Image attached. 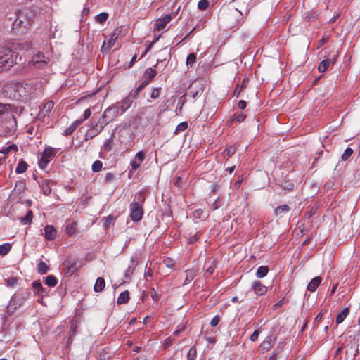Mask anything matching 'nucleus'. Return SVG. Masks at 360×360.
I'll use <instances>...</instances> for the list:
<instances>
[{"label": "nucleus", "instance_id": "nucleus-1", "mask_svg": "<svg viewBox=\"0 0 360 360\" xmlns=\"http://www.w3.org/2000/svg\"><path fill=\"white\" fill-rule=\"evenodd\" d=\"M146 200V196L142 191L135 195L134 200L130 205V218L134 221H139L143 215V205Z\"/></svg>", "mask_w": 360, "mask_h": 360}, {"label": "nucleus", "instance_id": "nucleus-2", "mask_svg": "<svg viewBox=\"0 0 360 360\" xmlns=\"http://www.w3.org/2000/svg\"><path fill=\"white\" fill-rule=\"evenodd\" d=\"M18 53L11 49L2 47L0 49V72L6 71L16 64Z\"/></svg>", "mask_w": 360, "mask_h": 360}, {"label": "nucleus", "instance_id": "nucleus-3", "mask_svg": "<svg viewBox=\"0 0 360 360\" xmlns=\"http://www.w3.org/2000/svg\"><path fill=\"white\" fill-rule=\"evenodd\" d=\"M64 266L63 271L65 276L69 277L75 274L79 269L81 267L80 265L77 264L76 259H67L63 263Z\"/></svg>", "mask_w": 360, "mask_h": 360}, {"label": "nucleus", "instance_id": "nucleus-4", "mask_svg": "<svg viewBox=\"0 0 360 360\" xmlns=\"http://www.w3.org/2000/svg\"><path fill=\"white\" fill-rule=\"evenodd\" d=\"M30 25V19L27 18L26 15L22 11H19L16 13V18L13 23V30L21 27L27 28Z\"/></svg>", "mask_w": 360, "mask_h": 360}, {"label": "nucleus", "instance_id": "nucleus-5", "mask_svg": "<svg viewBox=\"0 0 360 360\" xmlns=\"http://www.w3.org/2000/svg\"><path fill=\"white\" fill-rule=\"evenodd\" d=\"M119 114L118 108L115 105H112L105 109L100 119L104 122V124H109L113 121Z\"/></svg>", "mask_w": 360, "mask_h": 360}, {"label": "nucleus", "instance_id": "nucleus-6", "mask_svg": "<svg viewBox=\"0 0 360 360\" xmlns=\"http://www.w3.org/2000/svg\"><path fill=\"white\" fill-rule=\"evenodd\" d=\"M49 58L44 53L38 52L32 56L30 64L35 68H44L49 63Z\"/></svg>", "mask_w": 360, "mask_h": 360}, {"label": "nucleus", "instance_id": "nucleus-7", "mask_svg": "<svg viewBox=\"0 0 360 360\" xmlns=\"http://www.w3.org/2000/svg\"><path fill=\"white\" fill-rule=\"evenodd\" d=\"M146 158V155L143 151L136 153L135 158L131 161L130 166L132 170H136Z\"/></svg>", "mask_w": 360, "mask_h": 360}, {"label": "nucleus", "instance_id": "nucleus-8", "mask_svg": "<svg viewBox=\"0 0 360 360\" xmlns=\"http://www.w3.org/2000/svg\"><path fill=\"white\" fill-rule=\"evenodd\" d=\"M276 338L275 337H267L259 345L260 349L263 352L269 351L274 346Z\"/></svg>", "mask_w": 360, "mask_h": 360}, {"label": "nucleus", "instance_id": "nucleus-9", "mask_svg": "<svg viewBox=\"0 0 360 360\" xmlns=\"http://www.w3.org/2000/svg\"><path fill=\"white\" fill-rule=\"evenodd\" d=\"M252 289L254 290V292L259 296L263 295L267 292V288L259 281H255L252 283Z\"/></svg>", "mask_w": 360, "mask_h": 360}, {"label": "nucleus", "instance_id": "nucleus-10", "mask_svg": "<svg viewBox=\"0 0 360 360\" xmlns=\"http://www.w3.org/2000/svg\"><path fill=\"white\" fill-rule=\"evenodd\" d=\"M118 38V34L115 32H113L110 34V38L108 40V41H104L103 46L101 47V51H105L110 50L115 44V41Z\"/></svg>", "mask_w": 360, "mask_h": 360}, {"label": "nucleus", "instance_id": "nucleus-11", "mask_svg": "<svg viewBox=\"0 0 360 360\" xmlns=\"http://www.w3.org/2000/svg\"><path fill=\"white\" fill-rule=\"evenodd\" d=\"M57 234V231L52 225H47L44 228V237L49 240L55 239Z\"/></svg>", "mask_w": 360, "mask_h": 360}, {"label": "nucleus", "instance_id": "nucleus-12", "mask_svg": "<svg viewBox=\"0 0 360 360\" xmlns=\"http://www.w3.org/2000/svg\"><path fill=\"white\" fill-rule=\"evenodd\" d=\"M131 105V101L129 97L122 100L120 103H117L115 106L118 108L119 113L124 112L128 110Z\"/></svg>", "mask_w": 360, "mask_h": 360}, {"label": "nucleus", "instance_id": "nucleus-13", "mask_svg": "<svg viewBox=\"0 0 360 360\" xmlns=\"http://www.w3.org/2000/svg\"><path fill=\"white\" fill-rule=\"evenodd\" d=\"M172 20V16L169 14L165 15L162 18H159L156 23V30L158 31L162 30L165 28L166 25L168 24Z\"/></svg>", "mask_w": 360, "mask_h": 360}, {"label": "nucleus", "instance_id": "nucleus-14", "mask_svg": "<svg viewBox=\"0 0 360 360\" xmlns=\"http://www.w3.org/2000/svg\"><path fill=\"white\" fill-rule=\"evenodd\" d=\"M65 231L69 236H72L77 232V224L75 221L68 222L65 226Z\"/></svg>", "mask_w": 360, "mask_h": 360}, {"label": "nucleus", "instance_id": "nucleus-15", "mask_svg": "<svg viewBox=\"0 0 360 360\" xmlns=\"http://www.w3.org/2000/svg\"><path fill=\"white\" fill-rule=\"evenodd\" d=\"M322 278L320 276L314 277L307 285V290L310 292H314L320 283H321Z\"/></svg>", "mask_w": 360, "mask_h": 360}, {"label": "nucleus", "instance_id": "nucleus-16", "mask_svg": "<svg viewBox=\"0 0 360 360\" xmlns=\"http://www.w3.org/2000/svg\"><path fill=\"white\" fill-rule=\"evenodd\" d=\"M349 309L348 307H345L340 312H339L336 317V323L340 324L342 323L346 317L349 315Z\"/></svg>", "mask_w": 360, "mask_h": 360}, {"label": "nucleus", "instance_id": "nucleus-17", "mask_svg": "<svg viewBox=\"0 0 360 360\" xmlns=\"http://www.w3.org/2000/svg\"><path fill=\"white\" fill-rule=\"evenodd\" d=\"M112 353L110 352V349L108 347L101 349L98 351V359L99 360H108L111 358Z\"/></svg>", "mask_w": 360, "mask_h": 360}, {"label": "nucleus", "instance_id": "nucleus-18", "mask_svg": "<svg viewBox=\"0 0 360 360\" xmlns=\"http://www.w3.org/2000/svg\"><path fill=\"white\" fill-rule=\"evenodd\" d=\"M56 149L49 147L46 148L43 151L41 156L44 157V159H48L51 161V158L56 154Z\"/></svg>", "mask_w": 360, "mask_h": 360}, {"label": "nucleus", "instance_id": "nucleus-19", "mask_svg": "<svg viewBox=\"0 0 360 360\" xmlns=\"http://www.w3.org/2000/svg\"><path fill=\"white\" fill-rule=\"evenodd\" d=\"M105 286V281L103 278L99 277L96 279V283L94 285V289L96 292H102Z\"/></svg>", "mask_w": 360, "mask_h": 360}, {"label": "nucleus", "instance_id": "nucleus-20", "mask_svg": "<svg viewBox=\"0 0 360 360\" xmlns=\"http://www.w3.org/2000/svg\"><path fill=\"white\" fill-rule=\"evenodd\" d=\"M114 139L115 135L112 134L111 136L105 141L103 146L104 151L110 152L112 150L114 146Z\"/></svg>", "mask_w": 360, "mask_h": 360}, {"label": "nucleus", "instance_id": "nucleus-21", "mask_svg": "<svg viewBox=\"0 0 360 360\" xmlns=\"http://www.w3.org/2000/svg\"><path fill=\"white\" fill-rule=\"evenodd\" d=\"M290 210V207L288 205H283L278 206L274 210V214L276 216H279L281 217H283V214H285Z\"/></svg>", "mask_w": 360, "mask_h": 360}, {"label": "nucleus", "instance_id": "nucleus-22", "mask_svg": "<svg viewBox=\"0 0 360 360\" xmlns=\"http://www.w3.org/2000/svg\"><path fill=\"white\" fill-rule=\"evenodd\" d=\"M157 75V71L153 68H148L143 73V79H148L152 81Z\"/></svg>", "mask_w": 360, "mask_h": 360}, {"label": "nucleus", "instance_id": "nucleus-23", "mask_svg": "<svg viewBox=\"0 0 360 360\" xmlns=\"http://www.w3.org/2000/svg\"><path fill=\"white\" fill-rule=\"evenodd\" d=\"M129 292L128 290H125L122 292L117 300V303L118 304H126L129 302Z\"/></svg>", "mask_w": 360, "mask_h": 360}, {"label": "nucleus", "instance_id": "nucleus-24", "mask_svg": "<svg viewBox=\"0 0 360 360\" xmlns=\"http://www.w3.org/2000/svg\"><path fill=\"white\" fill-rule=\"evenodd\" d=\"M53 107H54L53 101H49L48 102H46L44 105L43 108H42L41 112L45 116L46 115H47L48 113H49L52 110Z\"/></svg>", "mask_w": 360, "mask_h": 360}, {"label": "nucleus", "instance_id": "nucleus-25", "mask_svg": "<svg viewBox=\"0 0 360 360\" xmlns=\"http://www.w3.org/2000/svg\"><path fill=\"white\" fill-rule=\"evenodd\" d=\"M131 264L129 266L128 269L126 270L124 277L129 278L131 274H133L134 269L136 266L137 262L134 260L133 257L131 259Z\"/></svg>", "mask_w": 360, "mask_h": 360}, {"label": "nucleus", "instance_id": "nucleus-26", "mask_svg": "<svg viewBox=\"0 0 360 360\" xmlns=\"http://www.w3.org/2000/svg\"><path fill=\"white\" fill-rule=\"evenodd\" d=\"M32 218H33V213H32V210H28L26 215L25 217L20 218V221L24 225L30 224V223L32 221Z\"/></svg>", "mask_w": 360, "mask_h": 360}, {"label": "nucleus", "instance_id": "nucleus-27", "mask_svg": "<svg viewBox=\"0 0 360 360\" xmlns=\"http://www.w3.org/2000/svg\"><path fill=\"white\" fill-rule=\"evenodd\" d=\"M268 272L269 267L267 266H261L257 269L256 276L257 278H261L266 276Z\"/></svg>", "mask_w": 360, "mask_h": 360}, {"label": "nucleus", "instance_id": "nucleus-28", "mask_svg": "<svg viewBox=\"0 0 360 360\" xmlns=\"http://www.w3.org/2000/svg\"><path fill=\"white\" fill-rule=\"evenodd\" d=\"M185 283L191 282L196 276L195 271L193 269H188L185 271Z\"/></svg>", "mask_w": 360, "mask_h": 360}, {"label": "nucleus", "instance_id": "nucleus-29", "mask_svg": "<svg viewBox=\"0 0 360 360\" xmlns=\"http://www.w3.org/2000/svg\"><path fill=\"white\" fill-rule=\"evenodd\" d=\"M27 164L25 161L21 160L18 164L16 168H15V172L17 174H22L25 172L27 170Z\"/></svg>", "mask_w": 360, "mask_h": 360}, {"label": "nucleus", "instance_id": "nucleus-30", "mask_svg": "<svg viewBox=\"0 0 360 360\" xmlns=\"http://www.w3.org/2000/svg\"><path fill=\"white\" fill-rule=\"evenodd\" d=\"M203 92V89L200 87L198 89L194 90V86L192 84L189 87V95L193 98H197L200 94H201Z\"/></svg>", "mask_w": 360, "mask_h": 360}, {"label": "nucleus", "instance_id": "nucleus-31", "mask_svg": "<svg viewBox=\"0 0 360 360\" xmlns=\"http://www.w3.org/2000/svg\"><path fill=\"white\" fill-rule=\"evenodd\" d=\"M49 269V267L43 261H40V262L37 265V271L40 274H46L48 272Z\"/></svg>", "mask_w": 360, "mask_h": 360}, {"label": "nucleus", "instance_id": "nucleus-32", "mask_svg": "<svg viewBox=\"0 0 360 360\" xmlns=\"http://www.w3.org/2000/svg\"><path fill=\"white\" fill-rule=\"evenodd\" d=\"M41 186L44 195H48L51 193V188L49 186V181L48 180H43Z\"/></svg>", "mask_w": 360, "mask_h": 360}, {"label": "nucleus", "instance_id": "nucleus-33", "mask_svg": "<svg viewBox=\"0 0 360 360\" xmlns=\"http://www.w3.org/2000/svg\"><path fill=\"white\" fill-rule=\"evenodd\" d=\"M58 281L56 278L53 275H49L46 278V284L49 287H54L56 285Z\"/></svg>", "mask_w": 360, "mask_h": 360}, {"label": "nucleus", "instance_id": "nucleus-34", "mask_svg": "<svg viewBox=\"0 0 360 360\" xmlns=\"http://www.w3.org/2000/svg\"><path fill=\"white\" fill-rule=\"evenodd\" d=\"M11 249L9 243H4L0 245V255L4 256L7 255Z\"/></svg>", "mask_w": 360, "mask_h": 360}, {"label": "nucleus", "instance_id": "nucleus-35", "mask_svg": "<svg viewBox=\"0 0 360 360\" xmlns=\"http://www.w3.org/2000/svg\"><path fill=\"white\" fill-rule=\"evenodd\" d=\"M330 62L329 60H323L320 63L318 70L320 72H324L327 70Z\"/></svg>", "mask_w": 360, "mask_h": 360}, {"label": "nucleus", "instance_id": "nucleus-36", "mask_svg": "<svg viewBox=\"0 0 360 360\" xmlns=\"http://www.w3.org/2000/svg\"><path fill=\"white\" fill-rule=\"evenodd\" d=\"M236 150L237 148L235 145L230 146L224 150L223 154L224 155H226L228 158H229L236 153Z\"/></svg>", "mask_w": 360, "mask_h": 360}, {"label": "nucleus", "instance_id": "nucleus-37", "mask_svg": "<svg viewBox=\"0 0 360 360\" xmlns=\"http://www.w3.org/2000/svg\"><path fill=\"white\" fill-rule=\"evenodd\" d=\"M197 356V349L195 346H193L187 354V359L188 360H195Z\"/></svg>", "mask_w": 360, "mask_h": 360}, {"label": "nucleus", "instance_id": "nucleus-38", "mask_svg": "<svg viewBox=\"0 0 360 360\" xmlns=\"http://www.w3.org/2000/svg\"><path fill=\"white\" fill-rule=\"evenodd\" d=\"M108 18V14L107 13H101L96 15V21L98 23L103 24Z\"/></svg>", "mask_w": 360, "mask_h": 360}, {"label": "nucleus", "instance_id": "nucleus-39", "mask_svg": "<svg viewBox=\"0 0 360 360\" xmlns=\"http://www.w3.org/2000/svg\"><path fill=\"white\" fill-rule=\"evenodd\" d=\"M196 61V54L194 53H191L188 54L186 58V65L192 67L193 64Z\"/></svg>", "mask_w": 360, "mask_h": 360}, {"label": "nucleus", "instance_id": "nucleus-40", "mask_svg": "<svg viewBox=\"0 0 360 360\" xmlns=\"http://www.w3.org/2000/svg\"><path fill=\"white\" fill-rule=\"evenodd\" d=\"M246 118V115L245 113H235L233 116L232 121L236 122H242L245 120Z\"/></svg>", "mask_w": 360, "mask_h": 360}, {"label": "nucleus", "instance_id": "nucleus-41", "mask_svg": "<svg viewBox=\"0 0 360 360\" xmlns=\"http://www.w3.org/2000/svg\"><path fill=\"white\" fill-rule=\"evenodd\" d=\"M103 168V162L100 160H96L92 165V171L94 172H100Z\"/></svg>", "mask_w": 360, "mask_h": 360}, {"label": "nucleus", "instance_id": "nucleus-42", "mask_svg": "<svg viewBox=\"0 0 360 360\" xmlns=\"http://www.w3.org/2000/svg\"><path fill=\"white\" fill-rule=\"evenodd\" d=\"M188 128V123L186 122H183L179 123L175 130V134H177L180 132L185 131Z\"/></svg>", "mask_w": 360, "mask_h": 360}, {"label": "nucleus", "instance_id": "nucleus-43", "mask_svg": "<svg viewBox=\"0 0 360 360\" xmlns=\"http://www.w3.org/2000/svg\"><path fill=\"white\" fill-rule=\"evenodd\" d=\"M352 154L353 150L351 148H347L342 155L341 158L343 161H347Z\"/></svg>", "mask_w": 360, "mask_h": 360}, {"label": "nucleus", "instance_id": "nucleus-44", "mask_svg": "<svg viewBox=\"0 0 360 360\" xmlns=\"http://www.w3.org/2000/svg\"><path fill=\"white\" fill-rule=\"evenodd\" d=\"M32 286L37 294H41L44 292V288L40 282L34 281Z\"/></svg>", "mask_w": 360, "mask_h": 360}, {"label": "nucleus", "instance_id": "nucleus-45", "mask_svg": "<svg viewBox=\"0 0 360 360\" xmlns=\"http://www.w3.org/2000/svg\"><path fill=\"white\" fill-rule=\"evenodd\" d=\"M162 88L161 87H156L153 88L152 90V92L150 94V98L152 99H157L160 97V93H161Z\"/></svg>", "mask_w": 360, "mask_h": 360}, {"label": "nucleus", "instance_id": "nucleus-46", "mask_svg": "<svg viewBox=\"0 0 360 360\" xmlns=\"http://www.w3.org/2000/svg\"><path fill=\"white\" fill-rule=\"evenodd\" d=\"M209 4L208 0H200L198 4V8L200 10L205 11L208 8Z\"/></svg>", "mask_w": 360, "mask_h": 360}, {"label": "nucleus", "instance_id": "nucleus-47", "mask_svg": "<svg viewBox=\"0 0 360 360\" xmlns=\"http://www.w3.org/2000/svg\"><path fill=\"white\" fill-rule=\"evenodd\" d=\"M99 134V131L96 130V127H94V125L88 130L86 133V136H89L90 139H92L97 136Z\"/></svg>", "mask_w": 360, "mask_h": 360}, {"label": "nucleus", "instance_id": "nucleus-48", "mask_svg": "<svg viewBox=\"0 0 360 360\" xmlns=\"http://www.w3.org/2000/svg\"><path fill=\"white\" fill-rule=\"evenodd\" d=\"M200 234L201 233L200 231L196 232L193 236H191L188 238V243L189 244L195 243L196 241H198Z\"/></svg>", "mask_w": 360, "mask_h": 360}, {"label": "nucleus", "instance_id": "nucleus-49", "mask_svg": "<svg viewBox=\"0 0 360 360\" xmlns=\"http://www.w3.org/2000/svg\"><path fill=\"white\" fill-rule=\"evenodd\" d=\"M11 110V105L0 103V115Z\"/></svg>", "mask_w": 360, "mask_h": 360}, {"label": "nucleus", "instance_id": "nucleus-50", "mask_svg": "<svg viewBox=\"0 0 360 360\" xmlns=\"http://www.w3.org/2000/svg\"><path fill=\"white\" fill-rule=\"evenodd\" d=\"M50 162L48 159H44V157H41V158L39 160V166L41 169H46L47 165Z\"/></svg>", "mask_w": 360, "mask_h": 360}, {"label": "nucleus", "instance_id": "nucleus-51", "mask_svg": "<svg viewBox=\"0 0 360 360\" xmlns=\"http://www.w3.org/2000/svg\"><path fill=\"white\" fill-rule=\"evenodd\" d=\"M107 124H104V122L99 119L98 122L96 124H94V127H96V130L99 131L100 134Z\"/></svg>", "mask_w": 360, "mask_h": 360}, {"label": "nucleus", "instance_id": "nucleus-52", "mask_svg": "<svg viewBox=\"0 0 360 360\" xmlns=\"http://www.w3.org/2000/svg\"><path fill=\"white\" fill-rule=\"evenodd\" d=\"M216 265L214 262H212L209 266L207 267L205 273L210 276L213 274L215 269Z\"/></svg>", "mask_w": 360, "mask_h": 360}, {"label": "nucleus", "instance_id": "nucleus-53", "mask_svg": "<svg viewBox=\"0 0 360 360\" xmlns=\"http://www.w3.org/2000/svg\"><path fill=\"white\" fill-rule=\"evenodd\" d=\"M77 326L75 324H72L70 330L68 332L69 339L74 336L77 333Z\"/></svg>", "mask_w": 360, "mask_h": 360}, {"label": "nucleus", "instance_id": "nucleus-54", "mask_svg": "<svg viewBox=\"0 0 360 360\" xmlns=\"http://www.w3.org/2000/svg\"><path fill=\"white\" fill-rule=\"evenodd\" d=\"M6 283L8 286L14 287L18 283V279L15 277L8 278Z\"/></svg>", "mask_w": 360, "mask_h": 360}, {"label": "nucleus", "instance_id": "nucleus-55", "mask_svg": "<svg viewBox=\"0 0 360 360\" xmlns=\"http://www.w3.org/2000/svg\"><path fill=\"white\" fill-rule=\"evenodd\" d=\"M163 262L167 267L170 268H172L175 264L174 260L171 258H166L165 259H164Z\"/></svg>", "mask_w": 360, "mask_h": 360}, {"label": "nucleus", "instance_id": "nucleus-56", "mask_svg": "<svg viewBox=\"0 0 360 360\" xmlns=\"http://www.w3.org/2000/svg\"><path fill=\"white\" fill-rule=\"evenodd\" d=\"M219 320H220V317L219 316H214L210 321L211 326H212V327L217 326L219 324Z\"/></svg>", "mask_w": 360, "mask_h": 360}, {"label": "nucleus", "instance_id": "nucleus-57", "mask_svg": "<svg viewBox=\"0 0 360 360\" xmlns=\"http://www.w3.org/2000/svg\"><path fill=\"white\" fill-rule=\"evenodd\" d=\"M114 179V175L113 174L110 173V172H108L107 174H105V181L106 183H110L111 182L112 180Z\"/></svg>", "mask_w": 360, "mask_h": 360}, {"label": "nucleus", "instance_id": "nucleus-58", "mask_svg": "<svg viewBox=\"0 0 360 360\" xmlns=\"http://www.w3.org/2000/svg\"><path fill=\"white\" fill-rule=\"evenodd\" d=\"M259 332L258 330H255L252 335L250 336V340L252 342H255L257 340Z\"/></svg>", "mask_w": 360, "mask_h": 360}, {"label": "nucleus", "instance_id": "nucleus-59", "mask_svg": "<svg viewBox=\"0 0 360 360\" xmlns=\"http://www.w3.org/2000/svg\"><path fill=\"white\" fill-rule=\"evenodd\" d=\"M150 294L153 300L158 301L159 300L160 295L155 291L154 288L151 290Z\"/></svg>", "mask_w": 360, "mask_h": 360}, {"label": "nucleus", "instance_id": "nucleus-60", "mask_svg": "<svg viewBox=\"0 0 360 360\" xmlns=\"http://www.w3.org/2000/svg\"><path fill=\"white\" fill-rule=\"evenodd\" d=\"M145 88V86L141 83L139 86L134 91V96L137 97L139 94Z\"/></svg>", "mask_w": 360, "mask_h": 360}, {"label": "nucleus", "instance_id": "nucleus-61", "mask_svg": "<svg viewBox=\"0 0 360 360\" xmlns=\"http://www.w3.org/2000/svg\"><path fill=\"white\" fill-rule=\"evenodd\" d=\"M75 129L73 128V127H72V125H70V127H68L65 130V136H69V135H71L74 131H75Z\"/></svg>", "mask_w": 360, "mask_h": 360}, {"label": "nucleus", "instance_id": "nucleus-62", "mask_svg": "<svg viewBox=\"0 0 360 360\" xmlns=\"http://www.w3.org/2000/svg\"><path fill=\"white\" fill-rule=\"evenodd\" d=\"M83 122L84 120H77L75 122H73V123L71 125L72 127H73L75 129H76Z\"/></svg>", "mask_w": 360, "mask_h": 360}, {"label": "nucleus", "instance_id": "nucleus-63", "mask_svg": "<svg viewBox=\"0 0 360 360\" xmlns=\"http://www.w3.org/2000/svg\"><path fill=\"white\" fill-rule=\"evenodd\" d=\"M83 122L84 120H77L75 122H73V123L71 125L72 127H73L75 129H76Z\"/></svg>", "mask_w": 360, "mask_h": 360}, {"label": "nucleus", "instance_id": "nucleus-64", "mask_svg": "<svg viewBox=\"0 0 360 360\" xmlns=\"http://www.w3.org/2000/svg\"><path fill=\"white\" fill-rule=\"evenodd\" d=\"M247 106V103L246 101H245L244 100H240L239 101L238 103V107L241 109V110H243L246 108Z\"/></svg>", "mask_w": 360, "mask_h": 360}]
</instances>
